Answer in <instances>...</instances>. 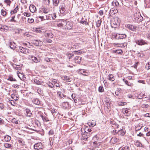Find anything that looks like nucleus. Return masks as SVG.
Returning <instances> with one entry per match:
<instances>
[{"instance_id": "obj_1", "label": "nucleus", "mask_w": 150, "mask_h": 150, "mask_svg": "<svg viewBox=\"0 0 150 150\" xmlns=\"http://www.w3.org/2000/svg\"><path fill=\"white\" fill-rule=\"evenodd\" d=\"M134 17L135 21L137 23L140 22L143 20V17L139 12H136L134 14Z\"/></svg>"}, {"instance_id": "obj_2", "label": "nucleus", "mask_w": 150, "mask_h": 150, "mask_svg": "<svg viewBox=\"0 0 150 150\" xmlns=\"http://www.w3.org/2000/svg\"><path fill=\"white\" fill-rule=\"evenodd\" d=\"M18 52H21L22 53L28 54L29 53L30 50L28 49L23 48L21 46H19L17 49Z\"/></svg>"}, {"instance_id": "obj_3", "label": "nucleus", "mask_w": 150, "mask_h": 150, "mask_svg": "<svg viewBox=\"0 0 150 150\" xmlns=\"http://www.w3.org/2000/svg\"><path fill=\"white\" fill-rule=\"evenodd\" d=\"M125 26L126 28H128L132 31H136L137 27L133 25L127 24L125 25Z\"/></svg>"}, {"instance_id": "obj_4", "label": "nucleus", "mask_w": 150, "mask_h": 150, "mask_svg": "<svg viewBox=\"0 0 150 150\" xmlns=\"http://www.w3.org/2000/svg\"><path fill=\"white\" fill-rule=\"evenodd\" d=\"M82 139L84 140H87V139L90 137V133L88 132L85 130V132L83 134H82Z\"/></svg>"}, {"instance_id": "obj_5", "label": "nucleus", "mask_w": 150, "mask_h": 150, "mask_svg": "<svg viewBox=\"0 0 150 150\" xmlns=\"http://www.w3.org/2000/svg\"><path fill=\"white\" fill-rule=\"evenodd\" d=\"M65 25V28L67 29H71L73 27V24L71 22L68 21L67 22H64Z\"/></svg>"}, {"instance_id": "obj_6", "label": "nucleus", "mask_w": 150, "mask_h": 150, "mask_svg": "<svg viewBox=\"0 0 150 150\" xmlns=\"http://www.w3.org/2000/svg\"><path fill=\"white\" fill-rule=\"evenodd\" d=\"M136 43L139 45H142L147 44V42L143 39H140L135 41Z\"/></svg>"}, {"instance_id": "obj_7", "label": "nucleus", "mask_w": 150, "mask_h": 150, "mask_svg": "<svg viewBox=\"0 0 150 150\" xmlns=\"http://www.w3.org/2000/svg\"><path fill=\"white\" fill-rule=\"evenodd\" d=\"M42 144L40 142L35 144L34 145V149L36 150H41L42 148Z\"/></svg>"}, {"instance_id": "obj_8", "label": "nucleus", "mask_w": 150, "mask_h": 150, "mask_svg": "<svg viewBox=\"0 0 150 150\" xmlns=\"http://www.w3.org/2000/svg\"><path fill=\"white\" fill-rule=\"evenodd\" d=\"M60 11L61 13H63L66 10V6L65 5L62 3L59 6Z\"/></svg>"}, {"instance_id": "obj_9", "label": "nucleus", "mask_w": 150, "mask_h": 150, "mask_svg": "<svg viewBox=\"0 0 150 150\" xmlns=\"http://www.w3.org/2000/svg\"><path fill=\"white\" fill-rule=\"evenodd\" d=\"M127 36L125 34H116L115 38L116 39H123L125 38Z\"/></svg>"}, {"instance_id": "obj_10", "label": "nucleus", "mask_w": 150, "mask_h": 150, "mask_svg": "<svg viewBox=\"0 0 150 150\" xmlns=\"http://www.w3.org/2000/svg\"><path fill=\"white\" fill-rule=\"evenodd\" d=\"M33 43L37 46H41L43 45L42 41L38 40H34L33 41Z\"/></svg>"}, {"instance_id": "obj_11", "label": "nucleus", "mask_w": 150, "mask_h": 150, "mask_svg": "<svg viewBox=\"0 0 150 150\" xmlns=\"http://www.w3.org/2000/svg\"><path fill=\"white\" fill-rule=\"evenodd\" d=\"M116 130H113V132H115V133H117L118 135L124 136L125 133V129H120L118 130L117 132H116Z\"/></svg>"}, {"instance_id": "obj_12", "label": "nucleus", "mask_w": 150, "mask_h": 150, "mask_svg": "<svg viewBox=\"0 0 150 150\" xmlns=\"http://www.w3.org/2000/svg\"><path fill=\"white\" fill-rule=\"evenodd\" d=\"M110 123L112 127L115 129L119 127V125L113 121H110Z\"/></svg>"}, {"instance_id": "obj_13", "label": "nucleus", "mask_w": 150, "mask_h": 150, "mask_svg": "<svg viewBox=\"0 0 150 150\" xmlns=\"http://www.w3.org/2000/svg\"><path fill=\"white\" fill-rule=\"evenodd\" d=\"M120 140L119 139L116 138V137H112L111 139L110 142L112 144H115L116 142H119Z\"/></svg>"}, {"instance_id": "obj_14", "label": "nucleus", "mask_w": 150, "mask_h": 150, "mask_svg": "<svg viewBox=\"0 0 150 150\" xmlns=\"http://www.w3.org/2000/svg\"><path fill=\"white\" fill-rule=\"evenodd\" d=\"M29 9L31 12L33 13L36 11V8L35 6L33 5H31L29 7Z\"/></svg>"}, {"instance_id": "obj_15", "label": "nucleus", "mask_w": 150, "mask_h": 150, "mask_svg": "<svg viewBox=\"0 0 150 150\" xmlns=\"http://www.w3.org/2000/svg\"><path fill=\"white\" fill-rule=\"evenodd\" d=\"M9 46L11 49L14 50L16 48L17 45L13 42H10Z\"/></svg>"}, {"instance_id": "obj_16", "label": "nucleus", "mask_w": 150, "mask_h": 150, "mask_svg": "<svg viewBox=\"0 0 150 150\" xmlns=\"http://www.w3.org/2000/svg\"><path fill=\"white\" fill-rule=\"evenodd\" d=\"M143 127V125H142L141 123H139V124H137L135 127L136 130L138 131L140 130Z\"/></svg>"}, {"instance_id": "obj_17", "label": "nucleus", "mask_w": 150, "mask_h": 150, "mask_svg": "<svg viewBox=\"0 0 150 150\" xmlns=\"http://www.w3.org/2000/svg\"><path fill=\"white\" fill-rule=\"evenodd\" d=\"M42 10L45 13H47L50 11V8L48 7H44L42 9Z\"/></svg>"}, {"instance_id": "obj_18", "label": "nucleus", "mask_w": 150, "mask_h": 150, "mask_svg": "<svg viewBox=\"0 0 150 150\" xmlns=\"http://www.w3.org/2000/svg\"><path fill=\"white\" fill-rule=\"evenodd\" d=\"M62 105L64 109H67L69 108V103L67 102H63L62 104Z\"/></svg>"}, {"instance_id": "obj_19", "label": "nucleus", "mask_w": 150, "mask_h": 150, "mask_svg": "<svg viewBox=\"0 0 150 150\" xmlns=\"http://www.w3.org/2000/svg\"><path fill=\"white\" fill-rule=\"evenodd\" d=\"M45 37L49 38H52L53 37V34L51 32L45 33Z\"/></svg>"}, {"instance_id": "obj_20", "label": "nucleus", "mask_w": 150, "mask_h": 150, "mask_svg": "<svg viewBox=\"0 0 150 150\" xmlns=\"http://www.w3.org/2000/svg\"><path fill=\"white\" fill-rule=\"evenodd\" d=\"M11 98L16 101L18 100L19 98V96L17 94H12L11 95Z\"/></svg>"}, {"instance_id": "obj_21", "label": "nucleus", "mask_w": 150, "mask_h": 150, "mask_svg": "<svg viewBox=\"0 0 150 150\" xmlns=\"http://www.w3.org/2000/svg\"><path fill=\"white\" fill-rule=\"evenodd\" d=\"M32 102L34 104L37 105H39L40 104V102L39 99L37 98L33 99L32 100Z\"/></svg>"}, {"instance_id": "obj_22", "label": "nucleus", "mask_w": 150, "mask_h": 150, "mask_svg": "<svg viewBox=\"0 0 150 150\" xmlns=\"http://www.w3.org/2000/svg\"><path fill=\"white\" fill-rule=\"evenodd\" d=\"M25 111L26 113V115L27 116L30 117L32 115V112L30 110L28 109H25Z\"/></svg>"}, {"instance_id": "obj_23", "label": "nucleus", "mask_w": 150, "mask_h": 150, "mask_svg": "<svg viewBox=\"0 0 150 150\" xmlns=\"http://www.w3.org/2000/svg\"><path fill=\"white\" fill-rule=\"evenodd\" d=\"M34 83L37 85H42L44 82L42 81H39L37 79L34 80Z\"/></svg>"}, {"instance_id": "obj_24", "label": "nucleus", "mask_w": 150, "mask_h": 150, "mask_svg": "<svg viewBox=\"0 0 150 150\" xmlns=\"http://www.w3.org/2000/svg\"><path fill=\"white\" fill-rule=\"evenodd\" d=\"M119 150H130V147L127 146H122L119 148Z\"/></svg>"}, {"instance_id": "obj_25", "label": "nucleus", "mask_w": 150, "mask_h": 150, "mask_svg": "<svg viewBox=\"0 0 150 150\" xmlns=\"http://www.w3.org/2000/svg\"><path fill=\"white\" fill-rule=\"evenodd\" d=\"M18 9V6L17 5L15 8L13 10L11 11L10 12L11 14L12 15L14 13H16Z\"/></svg>"}, {"instance_id": "obj_26", "label": "nucleus", "mask_w": 150, "mask_h": 150, "mask_svg": "<svg viewBox=\"0 0 150 150\" xmlns=\"http://www.w3.org/2000/svg\"><path fill=\"white\" fill-rule=\"evenodd\" d=\"M1 13L3 17L4 18L7 15V13L5 10L2 9L1 10Z\"/></svg>"}, {"instance_id": "obj_27", "label": "nucleus", "mask_w": 150, "mask_h": 150, "mask_svg": "<svg viewBox=\"0 0 150 150\" xmlns=\"http://www.w3.org/2000/svg\"><path fill=\"white\" fill-rule=\"evenodd\" d=\"M81 57H76L75 58V61L76 63H79L81 61Z\"/></svg>"}, {"instance_id": "obj_28", "label": "nucleus", "mask_w": 150, "mask_h": 150, "mask_svg": "<svg viewBox=\"0 0 150 150\" xmlns=\"http://www.w3.org/2000/svg\"><path fill=\"white\" fill-rule=\"evenodd\" d=\"M121 89L120 88H117V90L115 92V94L117 96H120L121 92Z\"/></svg>"}, {"instance_id": "obj_29", "label": "nucleus", "mask_w": 150, "mask_h": 150, "mask_svg": "<svg viewBox=\"0 0 150 150\" xmlns=\"http://www.w3.org/2000/svg\"><path fill=\"white\" fill-rule=\"evenodd\" d=\"M40 116L41 117L44 121H45L46 122H48L49 121L48 118L45 116H43L42 115H40Z\"/></svg>"}, {"instance_id": "obj_30", "label": "nucleus", "mask_w": 150, "mask_h": 150, "mask_svg": "<svg viewBox=\"0 0 150 150\" xmlns=\"http://www.w3.org/2000/svg\"><path fill=\"white\" fill-rule=\"evenodd\" d=\"M129 109H128L127 108L124 110V111H123V113L125 114V116H128L129 115V111L128 110Z\"/></svg>"}, {"instance_id": "obj_31", "label": "nucleus", "mask_w": 150, "mask_h": 150, "mask_svg": "<svg viewBox=\"0 0 150 150\" xmlns=\"http://www.w3.org/2000/svg\"><path fill=\"white\" fill-rule=\"evenodd\" d=\"M112 52H115L120 54H122L123 53L122 51L121 50H113Z\"/></svg>"}, {"instance_id": "obj_32", "label": "nucleus", "mask_w": 150, "mask_h": 150, "mask_svg": "<svg viewBox=\"0 0 150 150\" xmlns=\"http://www.w3.org/2000/svg\"><path fill=\"white\" fill-rule=\"evenodd\" d=\"M5 141L6 142H8L10 141L11 139V137L8 135H6L4 137Z\"/></svg>"}, {"instance_id": "obj_33", "label": "nucleus", "mask_w": 150, "mask_h": 150, "mask_svg": "<svg viewBox=\"0 0 150 150\" xmlns=\"http://www.w3.org/2000/svg\"><path fill=\"white\" fill-rule=\"evenodd\" d=\"M53 5L55 6H57L59 3V0H53Z\"/></svg>"}, {"instance_id": "obj_34", "label": "nucleus", "mask_w": 150, "mask_h": 150, "mask_svg": "<svg viewBox=\"0 0 150 150\" xmlns=\"http://www.w3.org/2000/svg\"><path fill=\"white\" fill-rule=\"evenodd\" d=\"M108 77L109 80L111 81H113L115 80V79L114 78V76L112 74H109L108 75Z\"/></svg>"}, {"instance_id": "obj_35", "label": "nucleus", "mask_w": 150, "mask_h": 150, "mask_svg": "<svg viewBox=\"0 0 150 150\" xmlns=\"http://www.w3.org/2000/svg\"><path fill=\"white\" fill-rule=\"evenodd\" d=\"M4 146L6 148H9L11 146V144L7 143L4 144Z\"/></svg>"}, {"instance_id": "obj_36", "label": "nucleus", "mask_w": 150, "mask_h": 150, "mask_svg": "<svg viewBox=\"0 0 150 150\" xmlns=\"http://www.w3.org/2000/svg\"><path fill=\"white\" fill-rule=\"evenodd\" d=\"M31 58L34 62L37 63L38 62V59L36 57H34L33 56H31Z\"/></svg>"}, {"instance_id": "obj_37", "label": "nucleus", "mask_w": 150, "mask_h": 150, "mask_svg": "<svg viewBox=\"0 0 150 150\" xmlns=\"http://www.w3.org/2000/svg\"><path fill=\"white\" fill-rule=\"evenodd\" d=\"M35 31L36 32L38 33H43L44 32V31L42 29H41L40 28H36Z\"/></svg>"}, {"instance_id": "obj_38", "label": "nucleus", "mask_w": 150, "mask_h": 150, "mask_svg": "<svg viewBox=\"0 0 150 150\" xmlns=\"http://www.w3.org/2000/svg\"><path fill=\"white\" fill-rule=\"evenodd\" d=\"M15 18V16H12L11 18V19L9 21L10 22H14L16 23H18L19 22L18 20H15L14 19Z\"/></svg>"}, {"instance_id": "obj_39", "label": "nucleus", "mask_w": 150, "mask_h": 150, "mask_svg": "<svg viewBox=\"0 0 150 150\" xmlns=\"http://www.w3.org/2000/svg\"><path fill=\"white\" fill-rule=\"evenodd\" d=\"M88 125L89 126L93 127L96 125V123H95V122L92 121L89 122L88 123Z\"/></svg>"}, {"instance_id": "obj_40", "label": "nucleus", "mask_w": 150, "mask_h": 150, "mask_svg": "<svg viewBox=\"0 0 150 150\" xmlns=\"http://www.w3.org/2000/svg\"><path fill=\"white\" fill-rule=\"evenodd\" d=\"M7 27L5 25H3L2 24H0V30L1 31H3L6 29V28Z\"/></svg>"}, {"instance_id": "obj_41", "label": "nucleus", "mask_w": 150, "mask_h": 150, "mask_svg": "<svg viewBox=\"0 0 150 150\" xmlns=\"http://www.w3.org/2000/svg\"><path fill=\"white\" fill-rule=\"evenodd\" d=\"M101 22L102 21L101 20H98V21L96 22V25L97 27H99L100 26Z\"/></svg>"}, {"instance_id": "obj_42", "label": "nucleus", "mask_w": 150, "mask_h": 150, "mask_svg": "<svg viewBox=\"0 0 150 150\" xmlns=\"http://www.w3.org/2000/svg\"><path fill=\"white\" fill-rule=\"evenodd\" d=\"M100 141V140L98 141H94L93 142V143L94 144H96V146H98L101 144V142Z\"/></svg>"}, {"instance_id": "obj_43", "label": "nucleus", "mask_w": 150, "mask_h": 150, "mask_svg": "<svg viewBox=\"0 0 150 150\" xmlns=\"http://www.w3.org/2000/svg\"><path fill=\"white\" fill-rule=\"evenodd\" d=\"M93 140L94 141H98L99 140V138L97 137V135H96L93 138Z\"/></svg>"}, {"instance_id": "obj_44", "label": "nucleus", "mask_w": 150, "mask_h": 150, "mask_svg": "<svg viewBox=\"0 0 150 150\" xmlns=\"http://www.w3.org/2000/svg\"><path fill=\"white\" fill-rule=\"evenodd\" d=\"M43 3L46 5H49L50 3V0H43Z\"/></svg>"}, {"instance_id": "obj_45", "label": "nucleus", "mask_w": 150, "mask_h": 150, "mask_svg": "<svg viewBox=\"0 0 150 150\" xmlns=\"http://www.w3.org/2000/svg\"><path fill=\"white\" fill-rule=\"evenodd\" d=\"M72 98L74 100V102L75 103H77L78 102V101L79 100V99L78 98L76 97H75L74 98H73V95H72Z\"/></svg>"}, {"instance_id": "obj_46", "label": "nucleus", "mask_w": 150, "mask_h": 150, "mask_svg": "<svg viewBox=\"0 0 150 150\" xmlns=\"http://www.w3.org/2000/svg\"><path fill=\"white\" fill-rule=\"evenodd\" d=\"M125 83L128 86H132V83H130L129 82L127 81V80H125Z\"/></svg>"}, {"instance_id": "obj_47", "label": "nucleus", "mask_w": 150, "mask_h": 150, "mask_svg": "<svg viewBox=\"0 0 150 150\" xmlns=\"http://www.w3.org/2000/svg\"><path fill=\"white\" fill-rule=\"evenodd\" d=\"M98 91L100 92H103L104 91V88L103 86H100L98 88Z\"/></svg>"}, {"instance_id": "obj_48", "label": "nucleus", "mask_w": 150, "mask_h": 150, "mask_svg": "<svg viewBox=\"0 0 150 150\" xmlns=\"http://www.w3.org/2000/svg\"><path fill=\"white\" fill-rule=\"evenodd\" d=\"M135 145L138 147H142V144L138 142H136Z\"/></svg>"}, {"instance_id": "obj_49", "label": "nucleus", "mask_w": 150, "mask_h": 150, "mask_svg": "<svg viewBox=\"0 0 150 150\" xmlns=\"http://www.w3.org/2000/svg\"><path fill=\"white\" fill-rule=\"evenodd\" d=\"M64 79L66 80L67 81L69 82H70L71 81V79L70 78L68 77L67 76H64Z\"/></svg>"}, {"instance_id": "obj_50", "label": "nucleus", "mask_w": 150, "mask_h": 150, "mask_svg": "<svg viewBox=\"0 0 150 150\" xmlns=\"http://www.w3.org/2000/svg\"><path fill=\"white\" fill-rule=\"evenodd\" d=\"M18 142L19 143L21 144V145H23L24 144V141L22 139L18 140Z\"/></svg>"}, {"instance_id": "obj_51", "label": "nucleus", "mask_w": 150, "mask_h": 150, "mask_svg": "<svg viewBox=\"0 0 150 150\" xmlns=\"http://www.w3.org/2000/svg\"><path fill=\"white\" fill-rule=\"evenodd\" d=\"M11 122L13 123H15V124H18V120H17L15 118H13L12 119Z\"/></svg>"}, {"instance_id": "obj_52", "label": "nucleus", "mask_w": 150, "mask_h": 150, "mask_svg": "<svg viewBox=\"0 0 150 150\" xmlns=\"http://www.w3.org/2000/svg\"><path fill=\"white\" fill-rule=\"evenodd\" d=\"M8 80L10 81H16V80L15 79H13L11 77H9L8 79Z\"/></svg>"}, {"instance_id": "obj_53", "label": "nucleus", "mask_w": 150, "mask_h": 150, "mask_svg": "<svg viewBox=\"0 0 150 150\" xmlns=\"http://www.w3.org/2000/svg\"><path fill=\"white\" fill-rule=\"evenodd\" d=\"M145 67L147 70H149L150 69V63H148L145 66Z\"/></svg>"}, {"instance_id": "obj_54", "label": "nucleus", "mask_w": 150, "mask_h": 150, "mask_svg": "<svg viewBox=\"0 0 150 150\" xmlns=\"http://www.w3.org/2000/svg\"><path fill=\"white\" fill-rule=\"evenodd\" d=\"M113 4L114 6L115 5L116 6H117L119 5V3L117 1H115L114 3L113 1Z\"/></svg>"}, {"instance_id": "obj_55", "label": "nucleus", "mask_w": 150, "mask_h": 150, "mask_svg": "<svg viewBox=\"0 0 150 150\" xmlns=\"http://www.w3.org/2000/svg\"><path fill=\"white\" fill-rule=\"evenodd\" d=\"M4 2L7 4V5H8L9 6L11 3V1L10 0H5L4 1Z\"/></svg>"}, {"instance_id": "obj_56", "label": "nucleus", "mask_w": 150, "mask_h": 150, "mask_svg": "<svg viewBox=\"0 0 150 150\" xmlns=\"http://www.w3.org/2000/svg\"><path fill=\"white\" fill-rule=\"evenodd\" d=\"M141 107L142 108H147L148 107V105L147 104H142L141 106Z\"/></svg>"}, {"instance_id": "obj_57", "label": "nucleus", "mask_w": 150, "mask_h": 150, "mask_svg": "<svg viewBox=\"0 0 150 150\" xmlns=\"http://www.w3.org/2000/svg\"><path fill=\"white\" fill-rule=\"evenodd\" d=\"M105 104L107 105L108 107H109L110 105V104H109V100H107L105 101Z\"/></svg>"}, {"instance_id": "obj_58", "label": "nucleus", "mask_w": 150, "mask_h": 150, "mask_svg": "<svg viewBox=\"0 0 150 150\" xmlns=\"http://www.w3.org/2000/svg\"><path fill=\"white\" fill-rule=\"evenodd\" d=\"M5 106L2 103H0V108L1 109H3L4 108Z\"/></svg>"}, {"instance_id": "obj_59", "label": "nucleus", "mask_w": 150, "mask_h": 150, "mask_svg": "<svg viewBox=\"0 0 150 150\" xmlns=\"http://www.w3.org/2000/svg\"><path fill=\"white\" fill-rule=\"evenodd\" d=\"M28 22L29 23H32L34 22V20L32 18L30 19V18H28Z\"/></svg>"}, {"instance_id": "obj_60", "label": "nucleus", "mask_w": 150, "mask_h": 150, "mask_svg": "<svg viewBox=\"0 0 150 150\" xmlns=\"http://www.w3.org/2000/svg\"><path fill=\"white\" fill-rule=\"evenodd\" d=\"M48 86L50 88H52L53 87V84L49 82L48 83Z\"/></svg>"}, {"instance_id": "obj_61", "label": "nucleus", "mask_w": 150, "mask_h": 150, "mask_svg": "<svg viewBox=\"0 0 150 150\" xmlns=\"http://www.w3.org/2000/svg\"><path fill=\"white\" fill-rule=\"evenodd\" d=\"M24 15L27 17L29 16H30V14L27 12H24Z\"/></svg>"}, {"instance_id": "obj_62", "label": "nucleus", "mask_w": 150, "mask_h": 150, "mask_svg": "<svg viewBox=\"0 0 150 150\" xmlns=\"http://www.w3.org/2000/svg\"><path fill=\"white\" fill-rule=\"evenodd\" d=\"M52 17L53 20H54L56 18V16L55 14H53L52 15Z\"/></svg>"}, {"instance_id": "obj_63", "label": "nucleus", "mask_w": 150, "mask_h": 150, "mask_svg": "<svg viewBox=\"0 0 150 150\" xmlns=\"http://www.w3.org/2000/svg\"><path fill=\"white\" fill-rule=\"evenodd\" d=\"M80 23L83 24L84 23L86 25H87L88 24V22L85 21H81Z\"/></svg>"}, {"instance_id": "obj_64", "label": "nucleus", "mask_w": 150, "mask_h": 150, "mask_svg": "<svg viewBox=\"0 0 150 150\" xmlns=\"http://www.w3.org/2000/svg\"><path fill=\"white\" fill-rule=\"evenodd\" d=\"M49 135H53L54 134V131L53 130L51 129L49 132Z\"/></svg>"}]
</instances>
